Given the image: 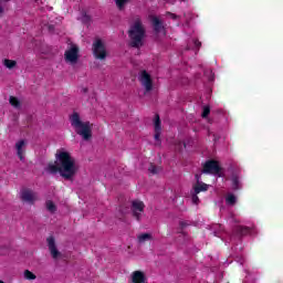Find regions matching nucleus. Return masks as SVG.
I'll use <instances>...</instances> for the list:
<instances>
[{
  "mask_svg": "<svg viewBox=\"0 0 283 283\" xmlns=\"http://www.w3.org/2000/svg\"><path fill=\"white\" fill-rule=\"evenodd\" d=\"M45 171L53 176L60 174L64 180H74L78 174V164L76 159L65 150H57L55 154V164H48Z\"/></svg>",
  "mask_w": 283,
  "mask_h": 283,
  "instance_id": "obj_1",
  "label": "nucleus"
},
{
  "mask_svg": "<svg viewBox=\"0 0 283 283\" xmlns=\"http://www.w3.org/2000/svg\"><path fill=\"white\" fill-rule=\"evenodd\" d=\"M70 122L72 127H74L75 133L83 138V140L92 139V124L90 122L81 120V115L78 113H73L70 116Z\"/></svg>",
  "mask_w": 283,
  "mask_h": 283,
  "instance_id": "obj_2",
  "label": "nucleus"
},
{
  "mask_svg": "<svg viewBox=\"0 0 283 283\" xmlns=\"http://www.w3.org/2000/svg\"><path fill=\"white\" fill-rule=\"evenodd\" d=\"M130 48H143L145 39V28L140 21H136L128 31Z\"/></svg>",
  "mask_w": 283,
  "mask_h": 283,
  "instance_id": "obj_3",
  "label": "nucleus"
},
{
  "mask_svg": "<svg viewBox=\"0 0 283 283\" xmlns=\"http://www.w3.org/2000/svg\"><path fill=\"white\" fill-rule=\"evenodd\" d=\"M203 169L201 170V174H210L212 176H218L219 178H222V168L218 164V161L210 159L207 160L202 165Z\"/></svg>",
  "mask_w": 283,
  "mask_h": 283,
  "instance_id": "obj_4",
  "label": "nucleus"
},
{
  "mask_svg": "<svg viewBox=\"0 0 283 283\" xmlns=\"http://www.w3.org/2000/svg\"><path fill=\"white\" fill-rule=\"evenodd\" d=\"M138 81L145 88V94L151 92L154 90V80H151V74L147 71L143 70L138 74Z\"/></svg>",
  "mask_w": 283,
  "mask_h": 283,
  "instance_id": "obj_5",
  "label": "nucleus"
},
{
  "mask_svg": "<svg viewBox=\"0 0 283 283\" xmlns=\"http://www.w3.org/2000/svg\"><path fill=\"white\" fill-rule=\"evenodd\" d=\"M130 211H132L133 218H135L137 222H140L145 213V203L140 200L132 201Z\"/></svg>",
  "mask_w": 283,
  "mask_h": 283,
  "instance_id": "obj_6",
  "label": "nucleus"
},
{
  "mask_svg": "<svg viewBox=\"0 0 283 283\" xmlns=\"http://www.w3.org/2000/svg\"><path fill=\"white\" fill-rule=\"evenodd\" d=\"M93 54L95 59H98L99 61H105V59H107V50L105 49L103 40L98 39L93 43Z\"/></svg>",
  "mask_w": 283,
  "mask_h": 283,
  "instance_id": "obj_7",
  "label": "nucleus"
},
{
  "mask_svg": "<svg viewBox=\"0 0 283 283\" xmlns=\"http://www.w3.org/2000/svg\"><path fill=\"white\" fill-rule=\"evenodd\" d=\"M64 59L66 63L76 65V63H78V46L76 44H72L71 48L65 51Z\"/></svg>",
  "mask_w": 283,
  "mask_h": 283,
  "instance_id": "obj_8",
  "label": "nucleus"
},
{
  "mask_svg": "<svg viewBox=\"0 0 283 283\" xmlns=\"http://www.w3.org/2000/svg\"><path fill=\"white\" fill-rule=\"evenodd\" d=\"M46 242H48L50 254L53 258V260H59V258H61L63 254L56 248V241H55L54 237L53 235L49 237L46 239Z\"/></svg>",
  "mask_w": 283,
  "mask_h": 283,
  "instance_id": "obj_9",
  "label": "nucleus"
},
{
  "mask_svg": "<svg viewBox=\"0 0 283 283\" xmlns=\"http://www.w3.org/2000/svg\"><path fill=\"white\" fill-rule=\"evenodd\" d=\"M150 21L155 34H160V32H165V22H163L160 18L156 15H150Z\"/></svg>",
  "mask_w": 283,
  "mask_h": 283,
  "instance_id": "obj_10",
  "label": "nucleus"
},
{
  "mask_svg": "<svg viewBox=\"0 0 283 283\" xmlns=\"http://www.w3.org/2000/svg\"><path fill=\"white\" fill-rule=\"evenodd\" d=\"M20 198L23 202H29V205H34V200H36L34 192L30 189L22 190Z\"/></svg>",
  "mask_w": 283,
  "mask_h": 283,
  "instance_id": "obj_11",
  "label": "nucleus"
},
{
  "mask_svg": "<svg viewBox=\"0 0 283 283\" xmlns=\"http://www.w3.org/2000/svg\"><path fill=\"white\" fill-rule=\"evenodd\" d=\"M154 127H155V140L160 143V134H163V126L160 122V115L158 114L155 115Z\"/></svg>",
  "mask_w": 283,
  "mask_h": 283,
  "instance_id": "obj_12",
  "label": "nucleus"
},
{
  "mask_svg": "<svg viewBox=\"0 0 283 283\" xmlns=\"http://www.w3.org/2000/svg\"><path fill=\"white\" fill-rule=\"evenodd\" d=\"M132 283H145L147 282V276H145V272L135 271L130 275Z\"/></svg>",
  "mask_w": 283,
  "mask_h": 283,
  "instance_id": "obj_13",
  "label": "nucleus"
},
{
  "mask_svg": "<svg viewBox=\"0 0 283 283\" xmlns=\"http://www.w3.org/2000/svg\"><path fill=\"white\" fill-rule=\"evenodd\" d=\"M23 147H25L24 139H20L19 142H17L15 144L17 155H18V158H20L21 163L25 160V157L23 156V154L25 153V149H23Z\"/></svg>",
  "mask_w": 283,
  "mask_h": 283,
  "instance_id": "obj_14",
  "label": "nucleus"
},
{
  "mask_svg": "<svg viewBox=\"0 0 283 283\" xmlns=\"http://www.w3.org/2000/svg\"><path fill=\"white\" fill-rule=\"evenodd\" d=\"M238 203V197L231 192L226 196V205L228 207H235Z\"/></svg>",
  "mask_w": 283,
  "mask_h": 283,
  "instance_id": "obj_15",
  "label": "nucleus"
},
{
  "mask_svg": "<svg viewBox=\"0 0 283 283\" xmlns=\"http://www.w3.org/2000/svg\"><path fill=\"white\" fill-rule=\"evenodd\" d=\"M209 189V185L205 184V182H199V184H196L193 186V191L195 193H200V191H208Z\"/></svg>",
  "mask_w": 283,
  "mask_h": 283,
  "instance_id": "obj_16",
  "label": "nucleus"
},
{
  "mask_svg": "<svg viewBox=\"0 0 283 283\" xmlns=\"http://www.w3.org/2000/svg\"><path fill=\"white\" fill-rule=\"evenodd\" d=\"M9 103L14 107L15 109H21V101L14 96L9 97Z\"/></svg>",
  "mask_w": 283,
  "mask_h": 283,
  "instance_id": "obj_17",
  "label": "nucleus"
},
{
  "mask_svg": "<svg viewBox=\"0 0 283 283\" xmlns=\"http://www.w3.org/2000/svg\"><path fill=\"white\" fill-rule=\"evenodd\" d=\"M232 189L238 191V189H242V185L240 184V178L238 176H232Z\"/></svg>",
  "mask_w": 283,
  "mask_h": 283,
  "instance_id": "obj_18",
  "label": "nucleus"
},
{
  "mask_svg": "<svg viewBox=\"0 0 283 283\" xmlns=\"http://www.w3.org/2000/svg\"><path fill=\"white\" fill-rule=\"evenodd\" d=\"M45 205L49 213H56V205H54V201L48 200Z\"/></svg>",
  "mask_w": 283,
  "mask_h": 283,
  "instance_id": "obj_19",
  "label": "nucleus"
},
{
  "mask_svg": "<svg viewBox=\"0 0 283 283\" xmlns=\"http://www.w3.org/2000/svg\"><path fill=\"white\" fill-rule=\"evenodd\" d=\"M115 4L117 6L118 10L123 11L125 10V6H127V3H129V1L132 0H114Z\"/></svg>",
  "mask_w": 283,
  "mask_h": 283,
  "instance_id": "obj_20",
  "label": "nucleus"
},
{
  "mask_svg": "<svg viewBox=\"0 0 283 283\" xmlns=\"http://www.w3.org/2000/svg\"><path fill=\"white\" fill-rule=\"evenodd\" d=\"M4 65L8 67V70H12V69L17 67V61L6 59Z\"/></svg>",
  "mask_w": 283,
  "mask_h": 283,
  "instance_id": "obj_21",
  "label": "nucleus"
},
{
  "mask_svg": "<svg viewBox=\"0 0 283 283\" xmlns=\"http://www.w3.org/2000/svg\"><path fill=\"white\" fill-rule=\"evenodd\" d=\"M205 76H208V81L213 83L216 81V73L213 71H205Z\"/></svg>",
  "mask_w": 283,
  "mask_h": 283,
  "instance_id": "obj_22",
  "label": "nucleus"
},
{
  "mask_svg": "<svg viewBox=\"0 0 283 283\" xmlns=\"http://www.w3.org/2000/svg\"><path fill=\"white\" fill-rule=\"evenodd\" d=\"M209 114H211V107L209 105L203 106L201 117L209 118Z\"/></svg>",
  "mask_w": 283,
  "mask_h": 283,
  "instance_id": "obj_23",
  "label": "nucleus"
},
{
  "mask_svg": "<svg viewBox=\"0 0 283 283\" xmlns=\"http://www.w3.org/2000/svg\"><path fill=\"white\" fill-rule=\"evenodd\" d=\"M147 240H151V234L149 233H143L138 237V242H147Z\"/></svg>",
  "mask_w": 283,
  "mask_h": 283,
  "instance_id": "obj_24",
  "label": "nucleus"
},
{
  "mask_svg": "<svg viewBox=\"0 0 283 283\" xmlns=\"http://www.w3.org/2000/svg\"><path fill=\"white\" fill-rule=\"evenodd\" d=\"M81 21H82V23H84L85 25H87V23H90V21H92V17H90L87 13L83 12V13H82Z\"/></svg>",
  "mask_w": 283,
  "mask_h": 283,
  "instance_id": "obj_25",
  "label": "nucleus"
},
{
  "mask_svg": "<svg viewBox=\"0 0 283 283\" xmlns=\"http://www.w3.org/2000/svg\"><path fill=\"white\" fill-rule=\"evenodd\" d=\"M24 277L25 280H36V275H34L30 270L24 271Z\"/></svg>",
  "mask_w": 283,
  "mask_h": 283,
  "instance_id": "obj_26",
  "label": "nucleus"
},
{
  "mask_svg": "<svg viewBox=\"0 0 283 283\" xmlns=\"http://www.w3.org/2000/svg\"><path fill=\"white\" fill-rule=\"evenodd\" d=\"M192 205H200V198H198V193L196 191L191 195Z\"/></svg>",
  "mask_w": 283,
  "mask_h": 283,
  "instance_id": "obj_27",
  "label": "nucleus"
},
{
  "mask_svg": "<svg viewBox=\"0 0 283 283\" xmlns=\"http://www.w3.org/2000/svg\"><path fill=\"white\" fill-rule=\"evenodd\" d=\"M148 171L153 174V176H156V174H158V167H156V165L154 164H150V166L148 167Z\"/></svg>",
  "mask_w": 283,
  "mask_h": 283,
  "instance_id": "obj_28",
  "label": "nucleus"
},
{
  "mask_svg": "<svg viewBox=\"0 0 283 283\" xmlns=\"http://www.w3.org/2000/svg\"><path fill=\"white\" fill-rule=\"evenodd\" d=\"M237 231L240 233V235H247L248 230L247 228L238 227Z\"/></svg>",
  "mask_w": 283,
  "mask_h": 283,
  "instance_id": "obj_29",
  "label": "nucleus"
},
{
  "mask_svg": "<svg viewBox=\"0 0 283 283\" xmlns=\"http://www.w3.org/2000/svg\"><path fill=\"white\" fill-rule=\"evenodd\" d=\"M250 235H258V229L254 226L249 228Z\"/></svg>",
  "mask_w": 283,
  "mask_h": 283,
  "instance_id": "obj_30",
  "label": "nucleus"
},
{
  "mask_svg": "<svg viewBox=\"0 0 283 283\" xmlns=\"http://www.w3.org/2000/svg\"><path fill=\"white\" fill-rule=\"evenodd\" d=\"M179 227L180 229H187V227H189V223L187 221H180Z\"/></svg>",
  "mask_w": 283,
  "mask_h": 283,
  "instance_id": "obj_31",
  "label": "nucleus"
},
{
  "mask_svg": "<svg viewBox=\"0 0 283 283\" xmlns=\"http://www.w3.org/2000/svg\"><path fill=\"white\" fill-rule=\"evenodd\" d=\"M200 177H201V175H195V178H196V180H197V185H200V182H202V181H200Z\"/></svg>",
  "mask_w": 283,
  "mask_h": 283,
  "instance_id": "obj_32",
  "label": "nucleus"
},
{
  "mask_svg": "<svg viewBox=\"0 0 283 283\" xmlns=\"http://www.w3.org/2000/svg\"><path fill=\"white\" fill-rule=\"evenodd\" d=\"M87 92H90V88H87V87H82V90H81V93H82V94H87Z\"/></svg>",
  "mask_w": 283,
  "mask_h": 283,
  "instance_id": "obj_33",
  "label": "nucleus"
},
{
  "mask_svg": "<svg viewBox=\"0 0 283 283\" xmlns=\"http://www.w3.org/2000/svg\"><path fill=\"white\" fill-rule=\"evenodd\" d=\"M193 43H195L196 48H200V45H202V43L198 40H195Z\"/></svg>",
  "mask_w": 283,
  "mask_h": 283,
  "instance_id": "obj_34",
  "label": "nucleus"
},
{
  "mask_svg": "<svg viewBox=\"0 0 283 283\" xmlns=\"http://www.w3.org/2000/svg\"><path fill=\"white\" fill-rule=\"evenodd\" d=\"M168 14H169V17H171V19H174V20L178 19V15H176V14H174V13L168 12Z\"/></svg>",
  "mask_w": 283,
  "mask_h": 283,
  "instance_id": "obj_35",
  "label": "nucleus"
},
{
  "mask_svg": "<svg viewBox=\"0 0 283 283\" xmlns=\"http://www.w3.org/2000/svg\"><path fill=\"white\" fill-rule=\"evenodd\" d=\"M0 14H3V7L0 6Z\"/></svg>",
  "mask_w": 283,
  "mask_h": 283,
  "instance_id": "obj_36",
  "label": "nucleus"
},
{
  "mask_svg": "<svg viewBox=\"0 0 283 283\" xmlns=\"http://www.w3.org/2000/svg\"><path fill=\"white\" fill-rule=\"evenodd\" d=\"M213 235H218V231H214V232H213Z\"/></svg>",
  "mask_w": 283,
  "mask_h": 283,
  "instance_id": "obj_37",
  "label": "nucleus"
},
{
  "mask_svg": "<svg viewBox=\"0 0 283 283\" xmlns=\"http://www.w3.org/2000/svg\"><path fill=\"white\" fill-rule=\"evenodd\" d=\"M184 147H187V144H186V143H184Z\"/></svg>",
  "mask_w": 283,
  "mask_h": 283,
  "instance_id": "obj_38",
  "label": "nucleus"
},
{
  "mask_svg": "<svg viewBox=\"0 0 283 283\" xmlns=\"http://www.w3.org/2000/svg\"><path fill=\"white\" fill-rule=\"evenodd\" d=\"M219 228H220V229H222V226H221V224H219Z\"/></svg>",
  "mask_w": 283,
  "mask_h": 283,
  "instance_id": "obj_39",
  "label": "nucleus"
},
{
  "mask_svg": "<svg viewBox=\"0 0 283 283\" xmlns=\"http://www.w3.org/2000/svg\"><path fill=\"white\" fill-rule=\"evenodd\" d=\"M0 283H6V282H3L2 280H0Z\"/></svg>",
  "mask_w": 283,
  "mask_h": 283,
  "instance_id": "obj_40",
  "label": "nucleus"
}]
</instances>
